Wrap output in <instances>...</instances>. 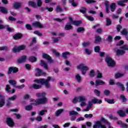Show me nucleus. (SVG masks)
<instances>
[{
    "label": "nucleus",
    "mask_w": 128,
    "mask_h": 128,
    "mask_svg": "<svg viewBox=\"0 0 128 128\" xmlns=\"http://www.w3.org/2000/svg\"><path fill=\"white\" fill-rule=\"evenodd\" d=\"M46 92H38L36 94L37 98H42L36 100L34 99L30 100V102L32 106H38V104H46L48 102V98H46Z\"/></svg>",
    "instance_id": "obj_1"
},
{
    "label": "nucleus",
    "mask_w": 128,
    "mask_h": 128,
    "mask_svg": "<svg viewBox=\"0 0 128 128\" xmlns=\"http://www.w3.org/2000/svg\"><path fill=\"white\" fill-rule=\"evenodd\" d=\"M50 80H52V82H54L56 79L48 76L46 79L44 78L39 80L36 79L35 80L34 82H38V84H40L42 86H44L45 88H50Z\"/></svg>",
    "instance_id": "obj_2"
},
{
    "label": "nucleus",
    "mask_w": 128,
    "mask_h": 128,
    "mask_svg": "<svg viewBox=\"0 0 128 128\" xmlns=\"http://www.w3.org/2000/svg\"><path fill=\"white\" fill-rule=\"evenodd\" d=\"M128 50V45H124L122 47L120 48V50H115L117 56H122L126 54V51Z\"/></svg>",
    "instance_id": "obj_3"
},
{
    "label": "nucleus",
    "mask_w": 128,
    "mask_h": 128,
    "mask_svg": "<svg viewBox=\"0 0 128 128\" xmlns=\"http://www.w3.org/2000/svg\"><path fill=\"white\" fill-rule=\"evenodd\" d=\"M77 68L78 70H80L83 74H86V71L88 70V67L84 64H79L77 66Z\"/></svg>",
    "instance_id": "obj_4"
},
{
    "label": "nucleus",
    "mask_w": 128,
    "mask_h": 128,
    "mask_svg": "<svg viewBox=\"0 0 128 128\" xmlns=\"http://www.w3.org/2000/svg\"><path fill=\"white\" fill-rule=\"evenodd\" d=\"M106 62L108 64V66L110 68L116 66V62L110 57L107 56L106 58Z\"/></svg>",
    "instance_id": "obj_5"
},
{
    "label": "nucleus",
    "mask_w": 128,
    "mask_h": 128,
    "mask_svg": "<svg viewBox=\"0 0 128 128\" xmlns=\"http://www.w3.org/2000/svg\"><path fill=\"white\" fill-rule=\"evenodd\" d=\"M78 99L79 102H80V106L82 108H84V106H86V98L84 96H78Z\"/></svg>",
    "instance_id": "obj_6"
},
{
    "label": "nucleus",
    "mask_w": 128,
    "mask_h": 128,
    "mask_svg": "<svg viewBox=\"0 0 128 128\" xmlns=\"http://www.w3.org/2000/svg\"><path fill=\"white\" fill-rule=\"evenodd\" d=\"M94 128H106V126L102 124V121H97L95 122L94 126H93Z\"/></svg>",
    "instance_id": "obj_7"
},
{
    "label": "nucleus",
    "mask_w": 128,
    "mask_h": 128,
    "mask_svg": "<svg viewBox=\"0 0 128 128\" xmlns=\"http://www.w3.org/2000/svg\"><path fill=\"white\" fill-rule=\"evenodd\" d=\"M26 50V46L22 45L18 47H14L13 48V52H20V50Z\"/></svg>",
    "instance_id": "obj_8"
},
{
    "label": "nucleus",
    "mask_w": 128,
    "mask_h": 128,
    "mask_svg": "<svg viewBox=\"0 0 128 128\" xmlns=\"http://www.w3.org/2000/svg\"><path fill=\"white\" fill-rule=\"evenodd\" d=\"M36 74L38 76H46V73L44 72V71H42V70L38 68H36Z\"/></svg>",
    "instance_id": "obj_9"
},
{
    "label": "nucleus",
    "mask_w": 128,
    "mask_h": 128,
    "mask_svg": "<svg viewBox=\"0 0 128 128\" xmlns=\"http://www.w3.org/2000/svg\"><path fill=\"white\" fill-rule=\"evenodd\" d=\"M4 96H2V92H0V108H2L4 106Z\"/></svg>",
    "instance_id": "obj_10"
},
{
    "label": "nucleus",
    "mask_w": 128,
    "mask_h": 128,
    "mask_svg": "<svg viewBox=\"0 0 128 128\" xmlns=\"http://www.w3.org/2000/svg\"><path fill=\"white\" fill-rule=\"evenodd\" d=\"M69 20L70 22V24H74V26H80V24H82V21H76V20H72V18L69 17Z\"/></svg>",
    "instance_id": "obj_11"
},
{
    "label": "nucleus",
    "mask_w": 128,
    "mask_h": 128,
    "mask_svg": "<svg viewBox=\"0 0 128 128\" xmlns=\"http://www.w3.org/2000/svg\"><path fill=\"white\" fill-rule=\"evenodd\" d=\"M92 106L93 104L92 103V102L88 101L87 107L86 108L83 110V112H88L90 110H92Z\"/></svg>",
    "instance_id": "obj_12"
},
{
    "label": "nucleus",
    "mask_w": 128,
    "mask_h": 128,
    "mask_svg": "<svg viewBox=\"0 0 128 128\" xmlns=\"http://www.w3.org/2000/svg\"><path fill=\"white\" fill-rule=\"evenodd\" d=\"M92 104H100L102 102L100 100H98L97 98H94L90 101Z\"/></svg>",
    "instance_id": "obj_13"
},
{
    "label": "nucleus",
    "mask_w": 128,
    "mask_h": 128,
    "mask_svg": "<svg viewBox=\"0 0 128 128\" xmlns=\"http://www.w3.org/2000/svg\"><path fill=\"white\" fill-rule=\"evenodd\" d=\"M5 90L8 94H14V92H16V90H14V89H12V90H10V86L8 84L6 85Z\"/></svg>",
    "instance_id": "obj_14"
},
{
    "label": "nucleus",
    "mask_w": 128,
    "mask_h": 128,
    "mask_svg": "<svg viewBox=\"0 0 128 128\" xmlns=\"http://www.w3.org/2000/svg\"><path fill=\"white\" fill-rule=\"evenodd\" d=\"M43 58L48 60V62H54V60H52V58L48 54H43Z\"/></svg>",
    "instance_id": "obj_15"
},
{
    "label": "nucleus",
    "mask_w": 128,
    "mask_h": 128,
    "mask_svg": "<svg viewBox=\"0 0 128 128\" xmlns=\"http://www.w3.org/2000/svg\"><path fill=\"white\" fill-rule=\"evenodd\" d=\"M12 72H13L14 73L18 72V69L16 67H10L8 70V74H12Z\"/></svg>",
    "instance_id": "obj_16"
},
{
    "label": "nucleus",
    "mask_w": 128,
    "mask_h": 128,
    "mask_svg": "<svg viewBox=\"0 0 128 128\" xmlns=\"http://www.w3.org/2000/svg\"><path fill=\"white\" fill-rule=\"evenodd\" d=\"M32 26H35V28H44L42 24H40V22H34L32 23Z\"/></svg>",
    "instance_id": "obj_17"
},
{
    "label": "nucleus",
    "mask_w": 128,
    "mask_h": 128,
    "mask_svg": "<svg viewBox=\"0 0 128 128\" xmlns=\"http://www.w3.org/2000/svg\"><path fill=\"white\" fill-rule=\"evenodd\" d=\"M26 60V56H24L21 57L20 58L18 59V62L19 64H22Z\"/></svg>",
    "instance_id": "obj_18"
},
{
    "label": "nucleus",
    "mask_w": 128,
    "mask_h": 128,
    "mask_svg": "<svg viewBox=\"0 0 128 128\" xmlns=\"http://www.w3.org/2000/svg\"><path fill=\"white\" fill-rule=\"evenodd\" d=\"M7 124L9 126H14V121L12 120V119L11 118H7Z\"/></svg>",
    "instance_id": "obj_19"
},
{
    "label": "nucleus",
    "mask_w": 128,
    "mask_h": 128,
    "mask_svg": "<svg viewBox=\"0 0 128 128\" xmlns=\"http://www.w3.org/2000/svg\"><path fill=\"white\" fill-rule=\"evenodd\" d=\"M117 124H119L120 128H128V125L126 124L123 123L120 120H118L116 122Z\"/></svg>",
    "instance_id": "obj_20"
},
{
    "label": "nucleus",
    "mask_w": 128,
    "mask_h": 128,
    "mask_svg": "<svg viewBox=\"0 0 128 128\" xmlns=\"http://www.w3.org/2000/svg\"><path fill=\"white\" fill-rule=\"evenodd\" d=\"M128 0H123V1H118L117 2L118 6H124L126 4L124 2H128Z\"/></svg>",
    "instance_id": "obj_21"
},
{
    "label": "nucleus",
    "mask_w": 128,
    "mask_h": 128,
    "mask_svg": "<svg viewBox=\"0 0 128 128\" xmlns=\"http://www.w3.org/2000/svg\"><path fill=\"white\" fill-rule=\"evenodd\" d=\"M0 12L2 14H8V8L0 6Z\"/></svg>",
    "instance_id": "obj_22"
},
{
    "label": "nucleus",
    "mask_w": 128,
    "mask_h": 128,
    "mask_svg": "<svg viewBox=\"0 0 128 128\" xmlns=\"http://www.w3.org/2000/svg\"><path fill=\"white\" fill-rule=\"evenodd\" d=\"M40 66H44V68L45 70H48V64L46 63L45 62H44V60H42L40 64Z\"/></svg>",
    "instance_id": "obj_23"
},
{
    "label": "nucleus",
    "mask_w": 128,
    "mask_h": 128,
    "mask_svg": "<svg viewBox=\"0 0 128 128\" xmlns=\"http://www.w3.org/2000/svg\"><path fill=\"white\" fill-rule=\"evenodd\" d=\"M22 6V3L18 2H16L14 4V8H16V10H18V8H20V7Z\"/></svg>",
    "instance_id": "obj_24"
},
{
    "label": "nucleus",
    "mask_w": 128,
    "mask_h": 128,
    "mask_svg": "<svg viewBox=\"0 0 128 128\" xmlns=\"http://www.w3.org/2000/svg\"><path fill=\"white\" fill-rule=\"evenodd\" d=\"M104 82L100 80H98L96 81V86H102V84H104Z\"/></svg>",
    "instance_id": "obj_25"
},
{
    "label": "nucleus",
    "mask_w": 128,
    "mask_h": 128,
    "mask_svg": "<svg viewBox=\"0 0 128 128\" xmlns=\"http://www.w3.org/2000/svg\"><path fill=\"white\" fill-rule=\"evenodd\" d=\"M100 42H102V38L100 36L96 35L95 36V44H98Z\"/></svg>",
    "instance_id": "obj_26"
},
{
    "label": "nucleus",
    "mask_w": 128,
    "mask_h": 128,
    "mask_svg": "<svg viewBox=\"0 0 128 128\" xmlns=\"http://www.w3.org/2000/svg\"><path fill=\"white\" fill-rule=\"evenodd\" d=\"M102 122H104L108 126V128H112V126H110V124L108 122V120H106V119L102 118Z\"/></svg>",
    "instance_id": "obj_27"
},
{
    "label": "nucleus",
    "mask_w": 128,
    "mask_h": 128,
    "mask_svg": "<svg viewBox=\"0 0 128 128\" xmlns=\"http://www.w3.org/2000/svg\"><path fill=\"white\" fill-rule=\"evenodd\" d=\"M42 85L36 84H33L32 86V88H34V90H39V88H42Z\"/></svg>",
    "instance_id": "obj_28"
},
{
    "label": "nucleus",
    "mask_w": 128,
    "mask_h": 128,
    "mask_svg": "<svg viewBox=\"0 0 128 128\" xmlns=\"http://www.w3.org/2000/svg\"><path fill=\"white\" fill-rule=\"evenodd\" d=\"M72 24H68L65 26L64 29L66 30H72Z\"/></svg>",
    "instance_id": "obj_29"
},
{
    "label": "nucleus",
    "mask_w": 128,
    "mask_h": 128,
    "mask_svg": "<svg viewBox=\"0 0 128 128\" xmlns=\"http://www.w3.org/2000/svg\"><path fill=\"white\" fill-rule=\"evenodd\" d=\"M111 12H114L116 10V3H112L110 6Z\"/></svg>",
    "instance_id": "obj_30"
},
{
    "label": "nucleus",
    "mask_w": 128,
    "mask_h": 128,
    "mask_svg": "<svg viewBox=\"0 0 128 128\" xmlns=\"http://www.w3.org/2000/svg\"><path fill=\"white\" fill-rule=\"evenodd\" d=\"M121 34H124V36H126V38H127V40H128V31L126 29H124L122 32H121Z\"/></svg>",
    "instance_id": "obj_31"
},
{
    "label": "nucleus",
    "mask_w": 128,
    "mask_h": 128,
    "mask_svg": "<svg viewBox=\"0 0 128 128\" xmlns=\"http://www.w3.org/2000/svg\"><path fill=\"white\" fill-rule=\"evenodd\" d=\"M70 54L69 52H63L62 56L64 58H67L68 56H70Z\"/></svg>",
    "instance_id": "obj_32"
},
{
    "label": "nucleus",
    "mask_w": 128,
    "mask_h": 128,
    "mask_svg": "<svg viewBox=\"0 0 128 128\" xmlns=\"http://www.w3.org/2000/svg\"><path fill=\"white\" fill-rule=\"evenodd\" d=\"M22 36V35L20 34H18L16 35H14L13 38L14 40H18L19 38H20Z\"/></svg>",
    "instance_id": "obj_33"
},
{
    "label": "nucleus",
    "mask_w": 128,
    "mask_h": 128,
    "mask_svg": "<svg viewBox=\"0 0 128 128\" xmlns=\"http://www.w3.org/2000/svg\"><path fill=\"white\" fill-rule=\"evenodd\" d=\"M75 78L77 80L78 82H82V77L80 74H77L75 76Z\"/></svg>",
    "instance_id": "obj_34"
},
{
    "label": "nucleus",
    "mask_w": 128,
    "mask_h": 128,
    "mask_svg": "<svg viewBox=\"0 0 128 128\" xmlns=\"http://www.w3.org/2000/svg\"><path fill=\"white\" fill-rule=\"evenodd\" d=\"M48 112V110L46 109L42 110L40 111L38 113L39 116H44V114H46V113Z\"/></svg>",
    "instance_id": "obj_35"
},
{
    "label": "nucleus",
    "mask_w": 128,
    "mask_h": 128,
    "mask_svg": "<svg viewBox=\"0 0 128 128\" xmlns=\"http://www.w3.org/2000/svg\"><path fill=\"white\" fill-rule=\"evenodd\" d=\"M116 84L118 86H120L122 88V90H124L125 88L124 86V84L118 82L116 83Z\"/></svg>",
    "instance_id": "obj_36"
},
{
    "label": "nucleus",
    "mask_w": 128,
    "mask_h": 128,
    "mask_svg": "<svg viewBox=\"0 0 128 128\" xmlns=\"http://www.w3.org/2000/svg\"><path fill=\"white\" fill-rule=\"evenodd\" d=\"M29 6H32V8H36V4L34 3V2L32 1H30L28 2Z\"/></svg>",
    "instance_id": "obj_37"
},
{
    "label": "nucleus",
    "mask_w": 128,
    "mask_h": 128,
    "mask_svg": "<svg viewBox=\"0 0 128 128\" xmlns=\"http://www.w3.org/2000/svg\"><path fill=\"white\" fill-rule=\"evenodd\" d=\"M84 16L85 18H87L88 20H90V22H94V19L92 16L84 15Z\"/></svg>",
    "instance_id": "obj_38"
},
{
    "label": "nucleus",
    "mask_w": 128,
    "mask_h": 128,
    "mask_svg": "<svg viewBox=\"0 0 128 128\" xmlns=\"http://www.w3.org/2000/svg\"><path fill=\"white\" fill-rule=\"evenodd\" d=\"M118 114L120 116H126V113L122 110H118Z\"/></svg>",
    "instance_id": "obj_39"
},
{
    "label": "nucleus",
    "mask_w": 128,
    "mask_h": 128,
    "mask_svg": "<svg viewBox=\"0 0 128 128\" xmlns=\"http://www.w3.org/2000/svg\"><path fill=\"white\" fill-rule=\"evenodd\" d=\"M29 60L31 62H36V58L34 56H30L29 58Z\"/></svg>",
    "instance_id": "obj_40"
},
{
    "label": "nucleus",
    "mask_w": 128,
    "mask_h": 128,
    "mask_svg": "<svg viewBox=\"0 0 128 128\" xmlns=\"http://www.w3.org/2000/svg\"><path fill=\"white\" fill-rule=\"evenodd\" d=\"M104 100H106V102H107L108 104H114V100H110V99L105 98Z\"/></svg>",
    "instance_id": "obj_41"
},
{
    "label": "nucleus",
    "mask_w": 128,
    "mask_h": 128,
    "mask_svg": "<svg viewBox=\"0 0 128 128\" xmlns=\"http://www.w3.org/2000/svg\"><path fill=\"white\" fill-rule=\"evenodd\" d=\"M78 113L76 111L72 110L70 112V116H78Z\"/></svg>",
    "instance_id": "obj_42"
},
{
    "label": "nucleus",
    "mask_w": 128,
    "mask_h": 128,
    "mask_svg": "<svg viewBox=\"0 0 128 128\" xmlns=\"http://www.w3.org/2000/svg\"><path fill=\"white\" fill-rule=\"evenodd\" d=\"M124 74L117 73L115 74L116 78H122V76H124Z\"/></svg>",
    "instance_id": "obj_43"
},
{
    "label": "nucleus",
    "mask_w": 128,
    "mask_h": 128,
    "mask_svg": "<svg viewBox=\"0 0 128 128\" xmlns=\"http://www.w3.org/2000/svg\"><path fill=\"white\" fill-rule=\"evenodd\" d=\"M9 84H12V86H16V80H10L8 81Z\"/></svg>",
    "instance_id": "obj_44"
},
{
    "label": "nucleus",
    "mask_w": 128,
    "mask_h": 128,
    "mask_svg": "<svg viewBox=\"0 0 128 128\" xmlns=\"http://www.w3.org/2000/svg\"><path fill=\"white\" fill-rule=\"evenodd\" d=\"M62 112H64V110H62V109H60V110H57L56 112V116H60V114H62Z\"/></svg>",
    "instance_id": "obj_45"
},
{
    "label": "nucleus",
    "mask_w": 128,
    "mask_h": 128,
    "mask_svg": "<svg viewBox=\"0 0 128 128\" xmlns=\"http://www.w3.org/2000/svg\"><path fill=\"white\" fill-rule=\"evenodd\" d=\"M52 52H53V54H55V56H60V54L58 53V51H56V50L54 49H52Z\"/></svg>",
    "instance_id": "obj_46"
},
{
    "label": "nucleus",
    "mask_w": 128,
    "mask_h": 128,
    "mask_svg": "<svg viewBox=\"0 0 128 128\" xmlns=\"http://www.w3.org/2000/svg\"><path fill=\"white\" fill-rule=\"evenodd\" d=\"M77 32H84V28L82 27H79L77 30Z\"/></svg>",
    "instance_id": "obj_47"
},
{
    "label": "nucleus",
    "mask_w": 128,
    "mask_h": 128,
    "mask_svg": "<svg viewBox=\"0 0 128 128\" xmlns=\"http://www.w3.org/2000/svg\"><path fill=\"white\" fill-rule=\"evenodd\" d=\"M69 2H70V4H72V6H78V3L74 2V0H69Z\"/></svg>",
    "instance_id": "obj_48"
},
{
    "label": "nucleus",
    "mask_w": 128,
    "mask_h": 128,
    "mask_svg": "<svg viewBox=\"0 0 128 128\" xmlns=\"http://www.w3.org/2000/svg\"><path fill=\"white\" fill-rule=\"evenodd\" d=\"M85 52H86V54H88V56H90V54H92V50H90L88 48H86Z\"/></svg>",
    "instance_id": "obj_49"
},
{
    "label": "nucleus",
    "mask_w": 128,
    "mask_h": 128,
    "mask_svg": "<svg viewBox=\"0 0 128 128\" xmlns=\"http://www.w3.org/2000/svg\"><path fill=\"white\" fill-rule=\"evenodd\" d=\"M18 96L14 95L12 96L9 98L8 100H16Z\"/></svg>",
    "instance_id": "obj_50"
},
{
    "label": "nucleus",
    "mask_w": 128,
    "mask_h": 128,
    "mask_svg": "<svg viewBox=\"0 0 128 128\" xmlns=\"http://www.w3.org/2000/svg\"><path fill=\"white\" fill-rule=\"evenodd\" d=\"M85 1L87 4H95V2H96V1L94 0H85Z\"/></svg>",
    "instance_id": "obj_51"
},
{
    "label": "nucleus",
    "mask_w": 128,
    "mask_h": 128,
    "mask_svg": "<svg viewBox=\"0 0 128 128\" xmlns=\"http://www.w3.org/2000/svg\"><path fill=\"white\" fill-rule=\"evenodd\" d=\"M25 110H32V106L31 105H28L26 106Z\"/></svg>",
    "instance_id": "obj_52"
},
{
    "label": "nucleus",
    "mask_w": 128,
    "mask_h": 128,
    "mask_svg": "<svg viewBox=\"0 0 128 128\" xmlns=\"http://www.w3.org/2000/svg\"><path fill=\"white\" fill-rule=\"evenodd\" d=\"M24 86H26L24 84H22V85L16 86V88H18V90H22Z\"/></svg>",
    "instance_id": "obj_53"
},
{
    "label": "nucleus",
    "mask_w": 128,
    "mask_h": 128,
    "mask_svg": "<svg viewBox=\"0 0 128 128\" xmlns=\"http://www.w3.org/2000/svg\"><path fill=\"white\" fill-rule=\"evenodd\" d=\"M94 92L96 96H100V92L98 90H95Z\"/></svg>",
    "instance_id": "obj_54"
},
{
    "label": "nucleus",
    "mask_w": 128,
    "mask_h": 128,
    "mask_svg": "<svg viewBox=\"0 0 128 128\" xmlns=\"http://www.w3.org/2000/svg\"><path fill=\"white\" fill-rule=\"evenodd\" d=\"M97 74H98V76H97V78H102V73H100V71L98 70L97 71Z\"/></svg>",
    "instance_id": "obj_55"
},
{
    "label": "nucleus",
    "mask_w": 128,
    "mask_h": 128,
    "mask_svg": "<svg viewBox=\"0 0 128 128\" xmlns=\"http://www.w3.org/2000/svg\"><path fill=\"white\" fill-rule=\"evenodd\" d=\"M78 102H79L78 97H76L73 99L72 102H73V104H76Z\"/></svg>",
    "instance_id": "obj_56"
},
{
    "label": "nucleus",
    "mask_w": 128,
    "mask_h": 128,
    "mask_svg": "<svg viewBox=\"0 0 128 128\" xmlns=\"http://www.w3.org/2000/svg\"><path fill=\"white\" fill-rule=\"evenodd\" d=\"M112 24V20H110V18H106V26H110V24Z\"/></svg>",
    "instance_id": "obj_57"
},
{
    "label": "nucleus",
    "mask_w": 128,
    "mask_h": 128,
    "mask_svg": "<svg viewBox=\"0 0 128 128\" xmlns=\"http://www.w3.org/2000/svg\"><path fill=\"white\" fill-rule=\"evenodd\" d=\"M84 118H92V114H86L84 115Z\"/></svg>",
    "instance_id": "obj_58"
},
{
    "label": "nucleus",
    "mask_w": 128,
    "mask_h": 128,
    "mask_svg": "<svg viewBox=\"0 0 128 128\" xmlns=\"http://www.w3.org/2000/svg\"><path fill=\"white\" fill-rule=\"evenodd\" d=\"M62 11V9L60 6H58L57 8H56V12H60Z\"/></svg>",
    "instance_id": "obj_59"
},
{
    "label": "nucleus",
    "mask_w": 128,
    "mask_h": 128,
    "mask_svg": "<svg viewBox=\"0 0 128 128\" xmlns=\"http://www.w3.org/2000/svg\"><path fill=\"white\" fill-rule=\"evenodd\" d=\"M80 12H82V14H86V8H82V9L80 10Z\"/></svg>",
    "instance_id": "obj_60"
},
{
    "label": "nucleus",
    "mask_w": 128,
    "mask_h": 128,
    "mask_svg": "<svg viewBox=\"0 0 128 128\" xmlns=\"http://www.w3.org/2000/svg\"><path fill=\"white\" fill-rule=\"evenodd\" d=\"M42 4V0H37V4L38 6H41Z\"/></svg>",
    "instance_id": "obj_61"
},
{
    "label": "nucleus",
    "mask_w": 128,
    "mask_h": 128,
    "mask_svg": "<svg viewBox=\"0 0 128 128\" xmlns=\"http://www.w3.org/2000/svg\"><path fill=\"white\" fill-rule=\"evenodd\" d=\"M96 73L94 72V70H91L90 72V76L92 77L94 76H95Z\"/></svg>",
    "instance_id": "obj_62"
},
{
    "label": "nucleus",
    "mask_w": 128,
    "mask_h": 128,
    "mask_svg": "<svg viewBox=\"0 0 128 128\" xmlns=\"http://www.w3.org/2000/svg\"><path fill=\"white\" fill-rule=\"evenodd\" d=\"M110 92L109 90H106L104 91V94L105 96H108V94H110Z\"/></svg>",
    "instance_id": "obj_63"
},
{
    "label": "nucleus",
    "mask_w": 128,
    "mask_h": 128,
    "mask_svg": "<svg viewBox=\"0 0 128 128\" xmlns=\"http://www.w3.org/2000/svg\"><path fill=\"white\" fill-rule=\"evenodd\" d=\"M100 46H96L94 48V52H100Z\"/></svg>",
    "instance_id": "obj_64"
}]
</instances>
